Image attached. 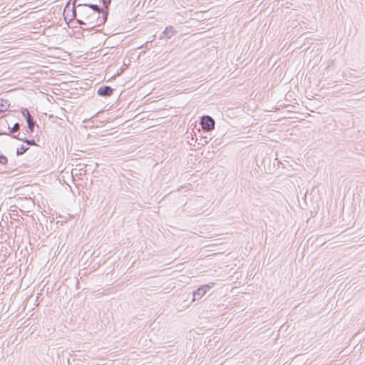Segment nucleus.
<instances>
[{
	"label": "nucleus",
	"instance_id": "obj_1",
	"mask_svg": "<svg viewBox=\"0 0 365 365\" xmlns=\"http://www.w3.org/2000/svg\"><path fill=\"white\" fill-rule=\"evenodd\" d=\"M108 14V10L103 11V13L93 12L87 21H85L83 29L91 30L104 24L107 20Z\"/></svg>",
	"mask_w": 365,
	"mask_h": 365
},
{
	"label": "nucleus",
	"instance_id": "obj_2",
	"mask_svg": "<svg viewBox=\"0 0 365 365\" xmlns=\"http://www.w3.org/2000/svg\"><path fill=\"white\" fill-rule=\"evenodd\" d=\"M200 125L204 131L209 132L214 129L215 122L211 115H201Z\"/></svg>",
	"mask_w": 365,
	"mask_h": 365
},
{
	"label": "nucleus",
	"instance_id": "obj_3",
	"mask_svg": "<svg viewBox=\"0 0 365 365\" xmlns=\"http://www.w3.org/2000/svg\"><path fill=\"white\" fill-rule=\"evenodd\" d=\"M77 9L78 11V15L80 18L85 19V21L90 17L92 14L91 10H90L87 6L83 4H79L77 5Z\"/></svg>",
	"mask_w": 365,
	"mask_h": 365
},
{
	"label": "nucleus",
	"instance_id": "obj_4",
	"mask_svg": "<svg viewBox=\"0 0 365 365\" xmlns=\"http://www.w3.org/2000/svg\"><path fill=\"white\" fill-rule=\"evenodd\" d=\"M101 115H91V117L88 119L86 118L83 120V123L84 124L85 128H98L101 127L99 124L97 123V118H98Z\"/></svg>",
	"mask_w": 365,
	"mask_h": 365
},
{
	"label": "nucleus",
	"instance_id": "obj_5",
	"mask_svg": "<svg viewBox=\"0 0 365 365\" xmlns=\"http://www.w3.org/2000/svg\"><path fill=\"white\" fill-rule=\"evenodd\" d=\"M114 89L109 86H102L98 88L97 93L98 96L102 97H108L112 96Z\"/></svg>",
	"mask_w": 365,
	"mask_h": 365
},
{
	"label": "nucleus",
	"instance_id": "obj_6",
	"mask_svg": "<svg viewBox=\"0 0 365 365\" xmlns=\"http://www.w3.org/2000/svg\"><path fill=\"white\" fill-rule=\"evenodd\" d=\"M175 33H176V31L174 29V27L172 26H168L165 28L164 31L161 34V35L160 36V38L162 39L164 38V36L168 39L171 38Z\"/></svg>",
	"mask_w": 365,
	"mask_h": 365
},
{
	"label": "nucleus",
	"instance_id": "obj_7",
	"mask_svg": "<svg viewBox=\"0 0 365 365\" xmlns=\"http://www.w3.org/2000/svg\"><path fill=\"white\" fill-rule=\"evenodd\" d=\"M10 103L8 100L0 99V114L7 110L9 112L16 111L15 110L9 109Z\"/></svg>",
	"mask_w": 365,
	"mask_h": 365
},
{
	"label": "nucleus",
	"instance_id": "obj_8",
	"mask_svg": "<svg viewBox=\"0 0 365 365\" xmlns=\"http://www.w3.org/2000/svg\"><path fill=\"white\" fill-rule=\"evenodd\" d=\"M26 118L28 128L31 133H33L36 126V121L34 120L33 115H24Z\"/></svg>",
	"mask_w": 365,
	"mask_h": 365
},
{
	"label": "nucleus",
	"instance_id": "obj_9",
	"mask_svg": "<svg viewBox=\"0 0 365 365\" xmlns=\"http://www.w3.org/2000/svg\"><path fill=\"white\" fill-rule=\"evenodd\" d=\"M206 293L204 292L201 287H198L192 292V301L200 299Z\"/></svg>",
	"mask_w": 365,
	"mask_h": 365
},
{
	"label": "nucleus",
	"instance_id": "obj_10",
	"mask_svg": "<svg viewBox=\"0 0 365 365\" xmlns=\"http://www.w3.org/2000/svg\"><path fill=\"white\" fill-rule=\"evenodd\" d=\"M87 8H88L90 10H91L92 12H98V13H103V11H106V9H103L101 8L97 4H84Z\"/></svg>",
	"mask_w": 365,
	"mask_h": 365
},
{
	"label": "nucleus",
	"instance_id": "obj_11",
	"mask_svg": "<svg viewBox=\"0 0 365 365\" xmlns=\"http://www.w3.org/2000/svg\"><path fill=\"white\" fill-rule=\"evenodd\" d=\"M20 134H19L18 135H19ZM17 139L26 143L27 145H34L36 143H35V140L34 139H31V140H29L27 139L26 138H22V137H19V136H17L16 137Z\"/></svg>",
	"mask_w": 365,
	"mask_h": 365
},
{
	"label": "nucleus",
	"instance_id": "obj_12",
	"mask_svg": "<svg viewBox=\"0 0 365 365\" xmlns=\"http://www.w3.org/2000/svg\"><path fill=\"white\" fill-rule=\"evenodd\" d=\"M29 150V148L24 145H21L19 148H17L16 150V155H23L24 153H25L27 150Z\"/></svg>",
	"mask_w": 365,
	"mask_h": 365
},
{
	"label": "nucleus",
	"instance_id": "obj_13",
	"mask_svg": "<svg viewBox=\"0 0 365 365\" xmlns=\"http://www.w3.org/2000/svg\"><path fill=\"white\" fill-rule=\"evenodd\" d=\"M215 285V282H210L209 284L201 285L200 287L204 290L205 293H207L209 290H210Z\"/></svg>",
	"mask_w": 365,
	"mask_h": 365
},
{
	"label": "nucleus",
	"instance_id": "obj_14",
	"mask_svg": "<svg viewBox=\"0 0 365 365\" xmlns=\"http://www.w3.org/2000/svg\"><path fill=\"white\" fill-rule=\"evenodd\" d=\"M48 118H49L50 120H51L53 123H58L59 125H61V123L58 122V120H63V118H58V115H48Z\"/></svg>",
	"mask_w": 365,
	"mask_h": 365
},
{
	"label": "nucleus",
	"instance_id": "obj_15",
	"mask_svg": "<svg viewBox=\"0 0 365 365\" xmlns=\"http://www.w3.org/2000/svg\"><path fill=\"white\" fill-rule=\"evenodd\" d=\"M76 0H74L73 1V8H72V18H75L77 16V14H78L77 6H76Z\"/></svg>",
	"mask_w": 365,
	"mask_h": 365
},
{
	"label": "nucleus",
	"instance_id": "obj_16",
	"mask_svg": "<svg viewBox=\"0 0 365 365\" xmlns=\"http://www.w3.org/2000/svg\"><path fill=\"white\" fill-rule=\"evenodd\" d=\"M7 163H8L7 157L3 154H0V165H6Z\"/></svg>",
	"mask_w": 365,
	"mask_h": 365
},
{
	"label": "nucleus",
	"instance_id": "obj_17",
	"mask_svg": "<svg viewBox=\"0 0 365 365\" xmlns=\"http://www.w3.org/2000/svg\"><path fill=\"white\" fill-rule=\"evenodd\" d=\"M20 128V124L19 123H14V126L11 128L10 133H14L17 132Z\"/></svg>",
	"mask_w": 365,
	"mask_h": 365
},
{
	"label": "nucleus",
	"instance_id": "obj_18",
	"mask_svg": "<svg viewBox=\"0 0 365 365\" xmlns=\"http://www.w3.org/2000/svg\"><path fill=\"white\" fill-rule=\"evenodd\" d=\"M106 10H108V7L110 5L111 0H101Z\"/></svg>",
	"mask_w": 365,
	"mask_h": 365
},
{
	"label": "nucleus",
	"instance_id": "obj_19",
	"mask_svg": "<svg viewBox=\"0 0 365 365\" xmlns=\"http://www.w3.org/2000/svg\"><path fill=\"white\" fill-rule=\"evenodd\" d=\"M76 22L79 25H83L85 26V19L81 18V19H76Z\"/></svg>",
	"mask_w": 365,
	"mask_h": 365
},
{
	"label": "nucleus",
	"instance_id": "obj_20",
	"mask_svg": "<svg viewBox=\"0 0 365 365\" xmlns=\"http://www.w3.org/2000/svg\"><path fill=\"white\" fill-rule=\"evenodd\" d=\"M21 113L22 115L30 114L29 110L27 108H21Z\"/></svg>",
	"mask_w": 365,
	"mask_h": 365
},
{
	"label": "nucleus",
	"instance_id": "obj_21",
	"mask_svg": "<svg viewBox=\"0 0 365 365\" xmlns=\"http://www.w3.org/2000/svg\"><path fill=\"white\" fill-rule=\"evenodd\" d=\"M103 122L104 120H100L98 118H97V123L99 124L100 125H103Z\"/></svg>",
	"mask_w": 365,
	"mask_h": 365
},
{
	"label": "nucleus",
	"instance_id": "obj_22",
	"mask_svg": "<svg viewBox=\"0 0 365 365\" xmlns=\"http://www.w3.org/2000/svg\"><path fill=\"white\" fill-rule=\"evenodd\" d=\"M63 116L66 118L67 120H69L68 115H64Z\"/></svg>",
	"mask_w": 365,
	"mask_h": 365
}]
</instances>
